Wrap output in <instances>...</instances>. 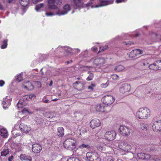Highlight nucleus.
<instances>
[{
	"instance_id": "obj_1",
	"label": "nucleus",
	"mask_w": 161,
	"mask_h": 161,
	"mask_svg": "<svg viewBox=\"0 0 161 161\" xmlns=\"http://www.w3.org/2000/svg\"><path fill=\"white\" fill-rule=\"evenodd\" d=\"M150 116V111L146 107L141 108L136 112V117L139 119H146Z\"/></svg>"
},
{
	"instance_id": "obj_2",
	"label": "nucleus",
	"mask_w": 161,
	"mask_h": 161,
	"mask_svg": "<svg viewBox=\"0 0 161 161\" xmlns=\"http://www.w3.org/2000/svg\"><path fill=\"white\" fill-rule=\"evenodd\" d=\"M76 141L72 139L66 140L63 144L65 148L70 150H72L76 147Z\"/></svg>"
},
{
	"instance_id": "obj_3",
	"label": "nucleus",
	"mask_w": 161,
	"mask_h": 161,
	"mask_svg": "<svg viewBox=\"0 0 161 161\" xmlns=\"http://www.w3.org/2000/svg\"><path fill=\"white\" fill-rule=\"evenodd\" d=\"M86 157L89 161H100L99 155L96 152H88L86 153Z\"/></svg>"
},
{
	"instance_id": "obj_4",
	"label": "nucleus",
	"mask_w": 161,
	"mask_h": 161,
	"mask_svg": "<svg viewBox=\"0 0 161 161\" xmlns=\"http://www.w3.org/2000/svg\"><path fill=\"white\" fill-rule=\"evenodd\" d=\"M114 100V97L110 95H106L102 98L103 103L107 105L112 104Z\"/></svg>"
},
{
	"instance_id": "obj_5",
	"label": "nucleus",
	"mask_w": 161,
	"mask_h": 161,
	"mask_svg": "<svg viewBox=\"0 0 161 161\" xmlns=\"http://www.w3.org/2000/svg\"><path fill=\"white\" fill-rule=\"evenodd\" d=\"M116 135V132L112 130L106 132L104 134V137L106 140L108 141H112L115 138Z\"/></svg>"
},
{
	"instance_id": "obj_6",
	"label": "nucleus",
	"mask_w": 161,
	"mask_h": 161,
	"mask_svg": "<svg viewBox=\"0 0 161 161\" xmlns=\"http://www.w3.org/2000/svg\"><path fill=\"white\" fill-rule=\"evenodd\" d=\"M119 130L120 134L123 136H128L130 133V129L125 126L120 125Z\"/></svg>"
},
{
	"instance_id": "obj_7",
	"label": "nucleus",
	"mask_w": 161,
	"mask_h": 161,
	"mask_svg": "<svg viewBox=\"0 0 161 161\" xmlns=\"http://www.w3.org/2000/svg\"><path fill=\"white\" fill-rule=\"evenodd\" d=\"M73 87L78 91H81L84 89L85 83L81 81H77L73 84Z\"/></svg>"
},
{
	"instance_id": "obj_8",
	"label": "nucleus",
	"mask_w": 161,
	"mask_h": 161,
	"mask_svg": "<svg viewBox=\"0 0 161 161\" xmlns=\"http://www.w3.org/2000/svg\"><path fill=\"white\" fill-rule=\"evenodd\" d=\"M100 120L97 119H92L90 123V127L92 129H95L101 125Z\"/></svg>"
},
{
	"instance_id": "obj_9",
	"label": "nucleus",
	"mask_w": 161,
	"mask_h": 161,
	"mask_svg": "<svg viewBox=\"0 0 161 161\" xmlns=\"http://www.w3.org/2000/svg\"><path fill=\"white\" fill-rule=\"evenodd\" d=\"M19 128L21 131L25 133H28L31 130L30 125H27L22 123L20 124Z\"/></svg>"
},
{
	"instance_id": "obj_10",
	"label": "nucleus",
	"mask_w": 161,
	"mask_h": 161,
	"mask_svg": "<svg viewBox=\"0 0 161 161\" xmlns=\"http://www.w3.org/2000/svg\"><path fill=\"white\" fill-rule=\"evenodd\" d=\"M28 109H24L21 112H16L15 115L16 117L18 118H22L24 117L25 116L27 115L28 114L30 113Z\"/></svg>"
},
{
	"instance_id": "obj_11",
	"label": "nucleus",
	"mask_w": 161,
	"mask_h": 161,
	"mask_svg": "<svg viewBox=\"0 0 161 161\" xmlns=\"http://www.w3.org/2000/svg\"><path fill=\"white\" fill-rule=\"evenodd\" d=\"M11 101V98L10 96H6L4 98L2 103L3 108L6 109V108H8L10 104Z\"/></svg>"
},
{
	"instance_id": "obj_12",
	"label": "nucleus",
	"mask_w": 161,
	"mask_h": 161,
	"mask_svg": "<svg viewBox=\"0 0 161 161\" xmlns=\"http://www.w3.org/2000/svg\"><path fill=\"white\" fill-rule=\"evenodd\" d=\"M71 10V8L69 4H67L65 5L63 8L62 11H58L57 14L59 15H61L66 14Z\"/></svg>"
},
{
	"instance_id": "obj_13",
	"label": "nucleus",
	"mask_w": 161,
	"mask_h": 161,
	"mask_svg": "<svg viewBox=\"0 0 161 161\" xmlns=\"http://www.w3.org/2000/svg\"><path fill=\"white\" fill-rule=\"evenodd\" d=\"M131 89L130 85L127 84H124L121 85L119 88V92L122 93H125L129 92Z\"/></svg>"
},
{
	"instance_id": "obj_14",
	"label": "nucleus",
	"mask_w": 161,
	"mask_h": 161,
	"mask_svg": "<svg viewBox=\"0 0 161 161\" xmlns=\"http://www.w3.org/2000/svg\"><path fill=\"white\" fill-rule=\"evenodd\" d=\"M152 128L155 131H160L161 130V120L155 121L153 124Z\"/></svg>"
},
{
	"instance_id": "obj_15",
	"label": "nucleus",
	"mask_w": 161,
	"mask_h": 161,
	"mask_svg": "<svg viewBox=\"0 0 161 161\" xmlns=\"http://www.w3.org/2000/svg\"><path fill=\"white\" fill-rule=\"evenodd\" d=\"M142 53V51L140 49H134L130 52L129 56L131 58H134Z\"/></svg>"
},
{
	"instance_id": "obj_16",
	"label": "nucleus",
	"mask_w": 161,
	"mask_h": 161,
	"mask_svg": "<svg viewBox=\"0 0 161 161\" xmlns=\"http://www.w3.org/2000/svg\"><path fill=\"white\" fill-rule=\"evenodd\" d=\"M93 63L96 66L101 67L105 64V60L103 58H97L94 59Z\"/></svg>"
},
{
	"instance_id": "obj_17",
	"label": "nucleus",
	"mask_w": 161,
	"mask_h": 161,
	"mask_svg": "<svg viewBox=\"0 0 161 161\" xmlns=\"http://www.w3.org/2000/svg\"><path fill=\"white\" fill-rule=\"evenodd\" d=\"M22 86L25 89L28 90H32L34 88L33 85L29 81H25Z\"/></svg>"
},
{
	"instance_id": "obj_18",
	"label": "nucleus",
	"mask_w": 161,
	"mask_h": 161,
	"mask_svg": "<svg viewBox=\"0 0 161 161\" xmlns=\"http://www.w3.org/2000/svg\"><path fill=\"white\" fill-rule=\"evenodd\" d=\"M121 146L122 147L120 148L125 151L128 152L131 148V146L125 142H122L121 143Z\"/></svg>"
},
{
	"instance_id": "obj_19",
	"label": "nucleus",
	"mask_w": 161,
	"mask_h": 161,
	"mask_svg": "<svg viewBox=\"0 0 161 161\" xmlns=\"http://www.w3.org/2000/svg\"><path fill=\"white\" fill-rule=\"evenodd\" d=\"M48 5L49 8L50 9H56L58 7L56 5L54 0H49L48 1Z\"/></svg>"
},
{
	"instance_id": "obj_20",
	"label": "nucleus",
	"mask_w": 161,
	"mask_h": 161,
	"mask_svg": "<svg viewBox=\"0 0 161 161\" xmlns=\"http://www.w3.org/2000/svg\"><path fill=\"white\" fill-rule=\"evenodd\" d=\"M40 146L38 144H34L32 145V151L35 153H39L40 152Z\"/></svg>"
},
{
	"instance_id": "obj_21",
	"label": "nucleus",
	"mask_w": 161,
	"mask_h": 161,
	"mask_svg": "<svg viewBox=\"0 0 161 161\" xmlns=\"http://www.w3.org/2000/svg\"><path fill=\"white\" fill-rule=\"evenodd\" d=\"M104 106L102 104H98L95 107V109L97 112H104Z\"/></svg>"
},
{
	"instance_id": "obj_22",
	"label": "nucleus",
	"mask_w": 161,
	"mask_h": 161,
	"mask_svg": "<svg viewBox=\"0 0 161 161\" xmlns=\"http://www.w3.org/2000/svg\"><path fill=\"white\" fill-rule=\"evenodd\" d=\"M0 132L1 136L3 138H6L8 136L7 130L5 129L2 128L1 129Z\"/></svg>"
},
{
	"instance_id": "obj_23",
	"label": "nucleus",
	"mask_w": 161,
	"mask_h": 161,
	"mask_svg": "<svg viewBox=\"0 0 161 161\" xmlns=\"http://www.w3.org/2000/svg\"><path fill=\"white\" fill-rule=\"evenodd\" d=\"M20 158L22 160H24L28 161H32V158L31 157L26 156L25 154H21L20 156Z\"/></svg>"
},
{
	"instance_id": "obj_24",
	"label": "nucleus",
	"mask_w": 161,
	"mask_h": 161,
	"mask_svg": "<svg viewBox=\"0 0 161 161\" xmlns=\"http://www.w3.org/2000/svg\"><path fill=\"white\" fill-rule=\"evenodd\" d=\"M58 50H62L63 51L64 50L66 53H71L72 51L71 48L68 47H58Z\"/></svg>"
},
{
	"instance_id": "obj_25",
	"label": "nucleus",
	"mask_w": 161,
	"mask_h": 161,
	"mask_svg": "<svg viewBox=\"0 0 161 161\" xmlns=\"http://www.w3.org/2000/svg\"><path fill=\"white\" fill-rule=\"evenodd\" d=\"M57 130V134L59 136L61 137L64 135V129L63 127H58Z\"/></svg>"
},
{
	"instance_id": "obj_26",
	"label": "nucleus",
	"mask_w": 161,
	"mask_h": 161,
	"mask_svg": "<svg viewBox=\"0 0 161 161\" xmlns=\"http://www.w3.org/2000/svg\"><path fill=\"white\" fill-rule=\"evenodd\" d=\"M75 5L77 8H80L82 6V3L81 0H73Z\"/></svg>"
},
{
	"instance_id": "obj_27",
	"label": "nucleus",
	"mask_w": 161,
	"mask_h": 161,
	"mask_svg": "<svg viewBox=\"0 0 161 161\" xmlns=\"http://www.w3.org/2000/svg\"><path fill=\"white\" fill-rule=\"evenodd\" d=\"M124 67L122 65H119L115 67L114 70L117 72L122 71L124 70Z\"/></svg>"
},
{
	"instance_id": "obj_28",
	"label": "nucleus",
	"mask_w": 161,
	"mask_h": 161,
	"mask_svg": "<svg viewBox=\"0 0 161 161\" xmlns=\"http://www.w3.org/2000/svg\"><path fill=\"white\" fill-rule=\"evenodd\" d=\"M26 103L24 102L22 100H19L17 104L18 108H22L26 105Z\"/></svg>"
},
{
	"instance_id": "obj_29",
	"label": "nucleus",
	"mask_w": 161,
	"mask_h": 161,
	"mask_svg": "<svg viewBox=\"0 0 161 161\" xmlns=\"http://www.w3.org/2000/svg\"><path fill=\"white\" fill-rule=\"evenodd\" d=\"M97 148V150L102 152H103L106 150L105 146L103 145H100L98 146Z\"/></svg>"
},
{
	"instance_id": "obj_30",
	"label": "nucleus",
	"mask_w": 161,
	"mask_h": 161,
	"mask_svg": "<svg viewBox=\"0 0 161 161\" xmlns=\"http://www.w3.org/2000/svg\"><path fill=\"white\" fill-rule=\"evenodd\" d=\"M42 115L47 118H52L53 116L50 112H44L42 113Z\"/></svg>"
},
{
	"instance_id": "obj_31",
	"label": "nucleus",
	"mask_w": 161,
	"mask_h": 161,
	"mask_svg": "<svg viewBox=\"0 0 161 161\" xmlns=\"http://www.w3.org/2000/svg\"><path fill=\"white\" fill-rule=\"evenodd\" d=\"M155 66L157 70L161 69V60H158L155 62Z\"/></svg>"
},
{
	"instance_id": "obj_32",
	"label": "nucleus",
	"mask_w": 161,
	"mask_h": 161,
	"mask_svg": "<svg viewBox=\"0 0 161 161\" xmlns=\"http://www.w3.org/2000/svg\"><path fill=\"white\" fill-rule=\"evenodd\" d=\"M16 80L18 82H19L21 81L23 79L22 78V73H21L19 75H17L16 76Z\"/></svg>"
},
{
	"instance_id": "obj_33",
	"label": "nucleus",
	"mask_w": 161,
	"mask_h": 161,
	"mask_svg": "<svg viewBox=\"0 0 161 161\" xmlns=\"http://www.w3.org/2000/svg\"><path fill=\"white\" fill-rule=\"evenodd\" d=\"M20 3L21 5L23 6H26L28 4V0H20Z\"/></svg>"
},
{
	"instance_id": "obj_34",
	"label": "nucleus",
	"mask_w": 161,
	"mask_h": 161,
	"mask_svg": "<svg viewBox=\"0 0 161 161\" xmlns=\"http://www.w3.org/2000/svg\"><path fill=\"white\" fill-rule=\"evenodd\" d=\"M9 152V151L8 149H3L1 152V155L2 156H6Z\"/></svg>"
},
{
	"instance_id": "obj_35",
	"label": "nucleus",
	"mask_w": 161,
	"mask_h": 161,
	"mask_svg": "<svg viewBox=\"0 0 161 161\" xmlns=\"http://www.w3.org/2000/svg\"><path fill=\"white\" fill-rule=\"evenodd\" d=\"M66 161H80V160L79 159L77 158L74 157H69L68 158L67 160Z\"/></svg>"
},
{
	"instance_id": "obj_36",
	"label": "nucleus",
	"mask_w": 161,
	"mask_h": 161,
	"mask_svg": "<svg viewBox=\"0 0 161 161\" xmlns=\"http://www.w3.org/2000/svg\"><path fill=\"white\" fill-rule=\"evenodd\" d=\"M88 73L89 74V76L86 79L87 81H90L92 80L94 77L93 74L92 73L89 72Z\"/></svg>"
},
{
	"instance_id": "obj_37",
	"label": "nucleus",
	"mask_w": 161,
	"mask_h": 161,
	"mask_svg": "<svg viewBox=\"0 0 161 161\" xmlns=\"http://www.w3.org/2000/svg\"><path fill=\"white\" fill-rule=\"evenodd\" d=\"M148 67L150 69H152L154 70H157V69L155 66V62L153 64H150Z\"/></svg>"
},
{
	"instance_id": "obj_38",
	"label": "nucleus",
	"mask_w": 161,
	"mask_h": 161,
	"mask_svg": "<svg viewBox=\"0 0 161 161\" xmlns=\"http://www.w3.org/2000/svg\"><path fill=\"white\" fill-rule=\"evenodd\" d=\"M96 87V85L94 83H92L90 85L88 86L87 89L90 91H92L94 88Z\"/></svg>"
},
{
	"instance_id": "obj_39",
	"label": "nucleus",
	"mask_w": 161,
	"mask_h": 161,
	"mask_svg": "<svg viewBox=\"0 0 161 161\" xmlns=\"http://www.w3.org/2000/svg\"><path fill=\"white\" fill-rule=\"evenodd\" d=\"M145 153H140L137 154V156L139 158L141 159L144 160Z\"/></svg>"
},
{
	"instance_id": "obj_40",
	"label": "nucleus",
	"mask_w": 161,
	"mask_h": 161,
	"mask_svg": "<svg viewBox=\"0 0 161 161\" xmlns=\"http://www.w3.org/2000/svg\"><path fill=\"white\" fill-rule=\"evenodd\" d=\"M15 130H13L12 131V135H13L14 137V138L18 136H19L20 135V133L19 132L18 133H15V132H14Z\"/></svg>"
},
{
	"instance_id": "obj_41",
	"label": "nucleus",
	"mask_w": 161,
	"mask_h": 161,
	"mask_svg": "<svg viewBox=\"0 0 161 161\" xmlns=\"http://www.w3.org/2000/svg\"><path fill=\"white\" fill-rule=\"evenodd\" d=\"M7 45V41L5 40L3 42V43L1 46V48L2 49H4L6 48Z\"/></svg>"
},
{
	"instance_id": "obj_42",
	"label": "nucleus",
	"mask_w": 161,
	"mask_h": 161,
	"mask_svg": "<svg viewBox=\"0 0 161 161\" xmlns=\"http://www.w3.org/2000/svg\"><path fill=\"white\" fill-rule=\"evenodd\" d=\"M151 157L150 154L145 153L144 160H147L151 158Z\"/></svg>"
},
{
	"instance_id": "obj_43",
	"label": "nucleus",
	"mask_w": 161,
	"mask_h": 161,
	"mask_svg": "<svg viewBox=\"0 0 161 161\" xmlns=\"http://www.w3.org/2000/svg\"><path fill=\"white\" fill-rule=\"evenodd\" d=\"M55 3L56 5H60L62 4V0H54Z\"/></svg>"
},
{
	"instance_id": "obj_44",
	"label": "nucleus",
	"mask_w": 161,
	"mask_h": 161,
	"mask_svg": "<svg viewBox=\"0 0 161 161\" xmlns=\"http://www.w3.org/2000/svg\"><path fill=\"white\" fill-rule=\"evenodd\" d=\"M142 63L143 66H147L149 64V60H144L142 61Z\"/></svg>"
},
{
	"instance_id": "obj_45",
	"label": "nucleus",
	"mask_w": 161,
	"mask_h": 161,
	"mask_svg": "<svg viewBox=\"0 0 161 161\" xmlns=\"http://www.w3.org/2000/svg\"><path fill=\"white\" fill-rule=\"evenodd\" d=\"M108 85V80H107V81L105 83H102L101 84V86L102 87L105 88Z\"/></svg>"
},
{
	"instance_id": "obj_46",
	"label": "nucleus",
	"mask_w": 161,
	"mask_h": 161,
	"mask_svg": "<svg viewBox=\"0 0 161 161\" xmlns=\"http://www.w3.org/2000/svg\"><path fill=\"white\" fill-rule=\"evenodd\" d=\"M22 99L23 101L25 102L26 101L29 100V97L28 95H26L23 97Z\"/></svg>"
},
{
	"instance_id": "obj_47",
	"label": "nucleus",
	"mask_w": 161,
	"mask_h": 161,
	"mask_svg": "<svg viewBox=\"0 0 161 161\" xmlns=\"http://www.w3.org/2000/svg\"><path fill=\"white\" fill-rule=\"evenodd\" d=\"M35 9L37 12L40 11V4H38L36 6Z\"/></svg>"
},
{
	"instance_id": "obj_48",
	"label": "nucleus",
	"mask_w": 161,
	"mask_h": 161,
	"mask_svg": "<svg viewBox=\"0 0 161 161\" xmlns=\"http://www.w3.org/2000/svg\"><path fill=\"white\" fill-rule=\"evenodd\" d=\"M29 97V99H31V100H33L35 99L36 97L34 94H31L28 95Z\"/></svg>"
},
{
	"instance_id": "obj_49",
	"label": "nucleus",
	"mask_w": 161,
	"mask_h": 161,
	"mask_svg": "<svg viewBox=\"0 0 161 161\" xmlns=\"http://www.w3.org/2000/svg\"><path fill=\"white\" fill-rule=\"evenodd\" d=\"M107 4V2L106 1H101L100 2V6H103Z\"/></svg>"
},
{
	"instance_id": "obj_50",
	"label": "nucleus",
	"mask_w": 161,
	"mask_h": 161,
	"mask_svg": "<svg viewBox=\"0 0 161 161\" xmlns=\"http://www.w3.org/2000/svg\"><path fill=\"white\" fill-rule=\"evenodd\" d=\"M89 147V146L88 145H86L84 144H82L81 145H80L79 146V147H80V148H84L88 147Z\"/></svg>"
},
{
	"instance_id": "obj_51",
	"label": "nucleus",
	"mask_w": 161,
	"mask_h": 161,
	"mask_svg": "<svg viewBox=\"0 0 161 161\" xmlns=\"http://www.w3.org/2000/svg\"><path fill=\"white\" fill-rule=\"evenodd\" d=\"M112 77L114 80H116L118 79V76L116 74H113L112 75Z\"/></svg>"
},
{
	"instance_id": "obj_52",
	"label": "nucleus",
	"mask_w": 161,
	"mask_h": 161,
	"mask_svg": "<svg viewBox=\"0 0 161 161\" xmlns=\"http://www.w3.org/2000/svg\"><path fill=\"white\" fill-rule=\"evenodd\" d=\"M105 48H104V47H101L100 48V50L99 51V52H102V51H104V50L106 48L108 47V46H105Z\"/></svg>"
},
{
	"instance_id": "obj_53",
	"label": "nucleus",
	"mask_w": 161,
	"mask_h": 161,
	"mask_svg": "<svg viewBox=\"0 0 161 161\" xmlns=\"http://www.w3.org/2000/svg\"><path fill=\"white\" fill-rule=\"evenodd\" d=\"M5 84L4 81L3 80H0V86L2 87Z\"/></svg>"
},
{
	"instance_id": "obj_54",
	"label": "nucleus",
	"mask_w": 161,
	"mask_h": 161,
	"mask_svg": "<svg viewBox=\"0 0 161 161\" xmlns=\"http://www.w3.org/2000/svg\"><path fill=\"white\" fill-rule=\"evenodd\" d=\"M46 14L47 16H49L51 15H53V13L51 12H47L46 13Z\"/></svg>"
},
{
	"instance_id": "obj_55",
	"label": "nucleus",
	"mask_w": 161,
	"mask_h": 161,
	"mask_svg": "<svg viewBox=\"0 0 161 161\" xmlns=\"http://www.w3.org/2000/svg\"><path fill=\"white\" fill-rule=\"evenodd\" d=\"M124 43L125 44V45H131L132 44H133V42H130V41H129L128 42H124Z\"/></svg>"
},
{
	"instance_id": "obj_56",
	"label": "nucleus",
	"mask_w": 161,
	"mask_h": 161,
	"mask_svg": "<svg viewBox=\"0 0 161 161\" xmlns=\"http://www.w3.org/2000/svg\"><path fill=\"white\" fill-rule=\"evenodd\" d=\"M114 158L112 157H109L107 159V161H114Z\"/></svg>"
},
{
	"instance_id": "obj_57",
	"label": "nucleus",
	"mask_w": 161,
	"mask_h": 161,
	"mask_svg": "<svg viewBox=\"0 0 161 161\" xmlns=\"http://www.w3.org/2000/svg\"><path fill=\"white\" fill-rule=\"evenodd\" d=\"M125 1H126V0H116V2L117 3H119L122 2H125Z\"/></svg>"
},
{
	"instance_id": "obj_58",
	"label": "nucleus",
	"mask_w": 161,
	"mask_h": 161,
	"mask_svg": "<svg viewBox=\"0 0 161 161\" xmlns=\"http://www.w3.org/2000/svg\"><path fill=\"white\" fill-rule=\"evenodd\" d=\"M14 158V156L13 155L11 156L8 158V160L9 161H11Z\"/></svg>"
},
{
	"instance_id": "obj_59",
	"label": "nucleus",
	"mask_w": 161,
	"mask_h": 161,
	"mask_svg": "<svg viewBox=\"0 0 161 161\" xmlns=\"http://www.w3.org/2000/svg\"><path fill=\"white\" fill-rule=\"evenodd\" d=\"M32 2L34 3H36L40 2V0H32Z\"/></svg>"
},
{
	"instance_id": "obj_60",
	"label": "nucleus",
	"mask_w": 161,
	"mask_h": 161,
	"mask_svg": "<svg viewBox=\"0 0 161 161\" xmlns=\"http://www.w3.org/2000/svg\"><path fill=\"white\" fill-rule=\"evenodd\" d=\"M15 1V0H7V2L9 3L13 2H14Z\"/></svg>"
},
{
	"instance_id": "obj_61",
	"label": "nucleus",
	"mask_w": 161,
	"mask_h": 161,
	"mask_svg": "<svg viewBox=\"0 0 161 161\" xmlns=\"http://www.w3.org/2000/svg\"><path fill=\"white\" fill-rule=\"evenodd\" d=\"M97 48L96 47L93 48V51L94 52H97Z\"/></svg>"
},
{
	"instance_id": "obj_62",
	"label": "nucleus",
	"mask_w": 161,
	"mask_h": 161,
	"mask_svg": "<svg viewBox=\"0 0 161 161\" xmlns=\"http://www.w3.org/2000/svg\"><path fill=\"white\" fill-rule=\"evenodd\" d=\"M35 85H38L40 84V82H39V81H36V82H35Z\"/></svg>"
},
{
	"instance_id": "obj_63",
	"label": "nucleus",
	"mask_w": 161,
	"mask_h": 161,
	"mask_svg": "<svg viewBox=\"0 0 161 161\" xmlns=\"http://www.w3.org/2000/svg\"><path fill=\"white\" fill-rule=\"evenodd\" d=\"M53 81H52V80H51L50 81V83L49 84V86H51L53 85Z\"/></svg>"
},
{
	"instance_id": "obj_64",
	"label": "nucleus",
	"mask_w": 161,
	"mask_h": 161,
	"mask_svg": "<svg viewBox=\"0 0 161 161\" xmlns=\"http://www.w3.org/2000/svg\"><path fill=\"white\" fill-rule=\"evenodd\" d=\"M77 80H80V81H82L83 80L81 79V78H80V77H78L77 78Z\"/></svg>"
}]
</instances>
